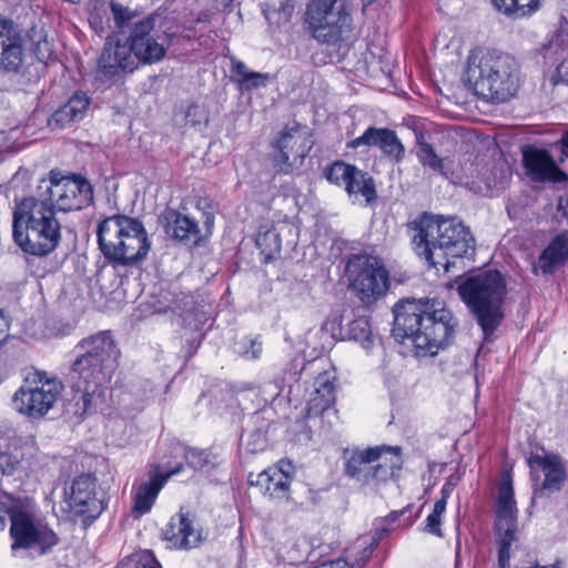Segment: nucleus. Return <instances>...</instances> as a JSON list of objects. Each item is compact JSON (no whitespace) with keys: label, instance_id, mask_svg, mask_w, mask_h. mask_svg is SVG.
<instances>
[{"label":"nucleus","instance_id":"1","mask_svg":"<svg viewBox=\"0 0 568 568\" xmlns=\"http://www.w3.org/2000/svg\"><path fill=\"white\" fill-rule=\"evenodd\" d=\"M75 358L69 372L73 395L67 410L74 416L95 412L118 366L120 351L109 331L82 338L74 348Z\"/></svg>","mask_w":568,"mask_h":568},{"label":"nucleus","instance_id":"2","mask_svg":"<svg viewBox=\"0 0 568 568\" xmlns=\"http://www.w3.org/2000/svg\"><path fill=\"white\" fill-rule=\"evenodd\" d=\"M458 325L457 318L440 302L407 300L394 306L393 334L409 339L418 356H434L446 347Z\"/></svg>","mask_w":568,"mask_h":568},{"label":"nucleus","instance_id":"3","mask_svg":"<svg viewBox=\"0 0 568 568\" xmlns=\"http://www.w3.org/2000/svg\"><path fill=\"white\" fill-rule=\"evenodd\" d=\"M414 232V251L430 266L442 265L447 272L450 258L473 255L475 239L469 229L456 216L444 217L424 213L408 223Z\"/></svg>","mask_w":568,"mask_h":568},{"label":"nucleus","instance_id":"4","mask_svg":"<svg viewBox=\"0 0 568 568\" xmlns=\"http://www.w3.org/2000/svg\"><path fill=\"white\" fill-rule=\"evenodd\" d=\"M456 283L460 300L488 339L505 317L507 283L504 275L496 270H478L459 276Z\"/></svg>","mask_w":568,"mask_h":568},{"label":"nucleus","instance_id":"5","mask_svg":"<svg viewBox=\"0 0 568 568\" xmlns=\"http://www.w3.org/2000/svg\"><path fill=\"white\" fill-rule=\"evenodd\" d=\"M518 72V63L511 55L476 50L468 55L464 81L477 95L503 103L516 94Z\"/></svg>","mask_w":568,"mask_h":568},{"label":"nucleus","instance_id":"6","mask_svg":"<svg viewBox=\"0 0 568 568\" xmlns=\"http://www.w3.org/2000/svg\"><path fill=\"white\" fill-rule=\"evenodd\" d=\"M12 227L14 242L23 252L34 256H47L53 252L62 237L55 211L34 195L16 204Z\"/></svg>","mask_w":568,"mask_h":568},{"label":"nucleus","instance_id":"7","mask_svg":"<svg viewBox=\"0 0 568 568\" xmlns=\"http://www.w3.org/2000/svg\"><path fill=\"white\" fill-rule=\"evenodd\" d=\"M111 11L116 28L130 29L126 42L139 62L153 64L164 59L171 45L170 21L165 11L155 10L141 16L118 3L111 4Z\"/></svg>","mask_w":568,"mask_h":568},{"label":"nucleus","instance_id":"8","mask_svg":"<svg viewBox=\"0 0 568 568\" xmlns=\"http://www.w3.org/2000/svg\"><path fill=\"white\" fill-rule=\"evenodd\" d=\"M98 241L103 255L120 265H132L150 250L143 224L126 215H113L98 226Z\"/></svg>","mask_w":568,"mask_h":568},{"label":"nucleus","instance_id":"9","mask_svg":"<svg viewBox=\"0 0 568 568\" xmlns=\"http://www.w3.org/2000/svg\"><path fill=\"white\" fill-rule=\"evenodd\" d=\"M305 23L317 42L347 47L353 38L352 17L344 0H308Z\"/></svg>","mask_w":568,"mask_h":568},{"label":"nucleus","instance_id":"10","mask_svg":"<svg viewBox=\"0 0 568 568\" xmlns=\"http://www.w3.org/2000/svg\"><path fill=\"white\" fill-rule=\"evenodd\" d=\"M34 196L52 210L61 212L81 210L93 199L91 184L85 179L75 175L59 176L53 171L49 178L40 180Z\"/></svg>","mask_w":568,"mask_h":568},{"label":"nucleus","instance_id":"11","mask_svg":"<svg viewBox=\"0 0 568 568\" xmlns=\"http://www.w3.org/2000/svg\"><path fill=\"white\" fill-rule=\"evenodd\" d=\"M347 272L351 287L363 304L375 303L388 290V272L376 256L368 254L352 256L347 264Z\"/></svg>","mask_w":568,"mask_h":568},{"label":"nucleus","instance_id":"12","mask_svg":"<svg viewBox=\"0 0 568 568\" xmlns=\"http://www.w3.org/2000/svg\"><path fill=\"white\" fill-rule=\"evenodd\" d=\"M63 389L62 383L47 373H37L13 395V408L30 418L43 417L57 403Z\"/></svg>","mask_w":568,"mask_h":568},{"label":"nucleus","instance_id":"13","mask_svg":"<svg viewBox=\"0 0 568 568\" xmlns=\"http://www.w3.org/2000/svg\"><path fill=\"white\" fill-rule=\"evenodd\" d=\"M43 458L33 436L0 432V474L11 476L19 470L36 471Z\"/></svg>","mask_w":568,"mask_h":568},{"label":"nucleus","instance_id":"14","mask_svg":"<svg viewBox=\"0 0 568 568\" xmlns=\"http://www.w3.org/2000/svg\"><path fill=\"white\" fill-rule=\"evenodd\" d=\"M495 528L499 536L498 564L499 568H507L510 558V546L516 539L517 505L514 496L513 479L508 471H504L498 486V496L495 505Z\"/></svg>","mask_w":568,"mask_h":568},{"label":"nucleus","instance_id":"15","mask_svg":"<svg viewBox=\"0 0 568 568\" xmlns=\"http://www.w3.org/2000/svg\"><path fill=\"white\" fill-rule=\"evenodd\" d=\"M10 521L11 548L14 554L27 549H37L44 554L59 541L52 529L23 509L11 511Z\"/></svg>","mask_w":568,"mask_h":568},{"label":"nucleus","instance_id":"16","mask_svg":"<svg viewBox=\"0 0 568 568\" xmlns=\"http://www.w3.org/2000/svg\"><path fill=\"white\" fill-rule=\"evenodd\" d=\"M525 175L532 182H564L566 173L558 166L549 150L534 144L521 149Z\"/></svg>","mask_w":568,"mask_h":568},{"label":"nucleus","instance_id":"17","mask_svg":"<svg viewBox=\"0 0 568 568\" xmlns=\"http://www.w3.org/2000/svg\"><path fill=\"white\" fill-rule=\"evenodd\" d=\"M136 58L128 42H105L99 58L98 75L105 80L120 78L136 69Z\"/></svg>","mask_w":568,"mask_h":568},{"label":"nucleus","instance_id":"18","mask_svg":"<svg viewBox=\"0 0 568 568\" xmlns=\"http://www.w3.org/2000/svg\"><path fill=\"white\" fill-rule=\"evenodd\" d=\"M348 148L376 146L389 160L399 163L405 155V146L395 131L387 128L369 126L358 138L347 143Z\"/></svg>","mask_w":568,"mask_h":568},{"label":"nucleus","instance_id":"19","mask_svg":"<svg viewBox=\"0 0 568 568\" xmlns=\"http://www.w3.org/2000/svg\"><path fill=\"white\" fill-rule=\"evenodd\" d=\"M67 500L69 507L79 515L97 517L103 510V503L95 494V479L91 475L74 478Z\"/></svg>","mask_w":568,"mask_h":568},{"label":"nucleus","instance_id":"20","mask_svg":"<svg viewBox=\"0 0 568 568\" xmlns=\"http://www.w3.org/2000/svg\"><path fill=\"white\" fill-rule=\"evenodd\" d=\"M23 62L22 39L12 21H0V67L9 72L19 71Z\"/></svg>","mask_w":568,"mask_h":568},{"label":"nucleus","instance_id":"21","mask_svg":"<svg viewBox=\"0 0 568 568\" xmlns=\"http://www.w3.org/2000/svg\"><path fill=\"white\" fill-rule=\"evenodd\" d=\"M165 233L184 243L197 244L200 241V227L194 219L173 209H166L161 215Z\"/></svg>","mask_w":568,"mask_h":568},{"label":"nucleus","instance_id":"22","mask_svg":"<svg viewBox=\"0 0 568 568\" xmlns=\"http://www.w3.org/2000/svg\"><path fill=\"white\" fill-rule=\"evenodd\" d=\"M248 481L272 499L281 500L288 496L291 479L282 468L270 467L257 474L255 478L250 474Z\"/></svg>","mask_w":568,"mask_h":568},{"label":"nucleus","instance_id":"23","mask_svg":"<svg viewBox=\"0 0 568 568\" xmlns=\"http://www.w3.org/2000/svg\"><path fill=\"white\" fill-rule=\"evenodd\" d=\"M163 536L170 547L178 549L194 548L201 541V535L194 529L192 520L182 513L171 518L163 530Z\"/></svg>","mask_w":568,"mask_h":568},{"label":"nucleus","instance_id":"24","mask_svg":"<svg viewBox=\"0 0 568 568\" xmlns=\"http://www.w3.org/2000/svg\"><path fill=\"white\" fill-rule=\"evenodd\" d=\"M182 465H179L164 475H154L149 480L142 481L134 490L133 511L140 516L148 514L166 480L173 475L179 474Z\"/></svg>","mask_w":568,"mask_h":568},{"label":"nucleus","instance_id":"25","mask_svg":"<svg viewBox=\"0 0 568 568\" xmlns=\"http://www.w3.org/2000/svg\"><path fill=\"white\" fill-rule=\"evenodd\" d=\"M529 467L534 473L535 467H539L545 474V480L541 487L535 494H541L544 490H559L565 480V468L557 456L552 455H531L528 458Z\"/></svg>","mask_w":568,"mask_h":568},{"label":"nucleus","instance_id":"26","mask_svg":"<svg viewBox=\"0 0 568 568\" xmlns=\"http://www.w3.org/2000/svg\"><path fill=\"white\" fill-rule=\"evenodd\" d=\"M89 105V97L84 92H77L51 115L49 125L53 129H64L79 122L85 116Z\"/></svg>","mask_w":568,"mask_h":568},{"label":"nucleus","instance_id":"27","mask_svg":"<svg viewBox=\"0 0 568 568\" xmlns=\"http://www.w3.org/2000/svg\"><path fill=\"white\" fill-rule=\"evenodd\" d=\"M382 448V457L372 467L369 484L387 481L398 475L403 466L399 446H378Z\"/></svg>","mask_w":568,"mask_h":568},{"label":"nucleus","instance_id":"28","mask_svg":"<svg viewBox=\"0 0 568 568\" xmlns=\"http://www.w3.org/2000/svg\"><path fill=\"white\" fill-rule=\"evenodd\" d=\"M568 257V233L557 235L540 254L532 268L535 274H550Z\"/></svg>","mask_w":568,"mask_h":568},{"label":"nucleus","instance_id":"29","mask_svg":"<svg viewBox=\"0 0 568 568\" xmlns=\"http://www.w3.org/2000/svg\"><path fill=\"white\" fill-rule=\"evenodd\" d=\"M382 457V448L372 447L364 450H356L346 463V474L356 480L369 484L373 463Z\"/></svg>","mask_w":568,"mask_h":568},{"label":"nucleus","instance_id":"30","mask_svg":"<svg viewBox=\"0 0 568 568\" xmlns=\"http://www.w3.org/2000/svg\"><path fill=\"white\" fill-rule=\"evenodd\" d=\"M315 394L310 399L308 416L324 413L335 402L334 377L329 373L320 374L315 379Z\"/></svg>","mask_w":568,"mask_h":568},{"label":"nucleus","instance_id":"31","mask_svg":"<svg viewBox=\"0 0 568 568\" xmlns=\"http://www.w3.org/2000/svg\"><path fill=\"white\" fill-rule=\"evenodd\" d=\"M286 229L291 230L292 225L285 222L261 225L256 235L255 243L261 250L262 254H264L267 258H271L281 252V235Z\"/></svg>","mask_w":568,"mask_h":568},{"label":"nucleus","instance_id":"32","mask_svg":"<svg viewBox=\"0 0 568 568\" xmlns=\"http://www.w3.org/2000/svg\"><path fill=\"white\" fill-rule=\"evenodd\" d=\"M345 190L349 195L362 194L368 203L376 199V190L373 178L367 176L366 173L362 172L355 166L353 168L347 179Z\"/></svg>","mask_w":568,"mask_h":568},{"label":"nucleus","instance_id":"33","mask_svg":"<svg viewBox=\"0 0 568 568\" xmlns=\"http://www.w3.org/2000/svg\"><path fill=\"white\" fill-rule=\"evenodd\" d=\"M276 148L288 151L294 161L296 159L302 161L308 151L305 135L297 129L282 131L277 140Z\"/></svg>","mask_w":568,"mask_h":568},{"label":"nucleus","instance_id":"34","mask_svg":"<svg viewBox=\"0 0 568 568\" xmlns=\"http://www.w3.org/2000/svg\"><path fill=\"white\" fill-rule=\"evenodd\" d=\"M542 0H491L494 7L514 19L524 18L536 12Z\"/></svg>","mask_w":568,"mask_h":568},{"label":"nucleus","instance_id":"35","mask_svg":"<svg viewBox=\"0 0 568 568\" xmlns=\"http://www.w3.org/2000/svg\"><path fill=\"white\" fill-rule=\"evenodd\" d=\"M28 36L31 50L40 62L47 64L54 59L53 44L48 39V34L43 27L31 28Z\"/></svg>","mask_w":568,"mask_h":568},{"label":"nucleus","instance_id":"36","mask_svg":"<svg viewBox=\"0 0 568 568\" xmlns=\"http://www.w3.org/2000/svg\"><path fill=\"white\" fill-rule=\"evenodd\" d=\"M233 71L237 77L240 88L246 91L266 87L271 80V75L268 73L251 71L242 61L233 62Z\"/></svg>","mask_w":568,"mask_h":568},{"label":"nucleus","instance_id":"37","mask_svg":"<svg viewBox=\"0 0 568 568\" xmlns=\"http://www.w3.org/2000/svg\"><path fill=\"white\" fill-rule=\"evenodd\" d=\"M417 159L424 165L442 175H447L445 159L438 156L433 146L423 140V135L417 136Z\"/></svg>","mask_w":568,"mask_h":568},{"label":"nucleus","instance_id":"38","mask_svg":"<svg viewBox=\"0 0 568 568\" xmlns=\"http://www.w3.org/2000/svg\"><path fill=\"white\" fill-rule=\"evenodd\" d=\"M376 547L368 542L367 537L359 538L345 551L344 561L348 568L364 566Z\"/></svg>","mask_w":568,"mask_h":568},{"label":"nucleus","instance_id":"39","mask_svg":"<svg viewBox=\"0 0 568 568\" xmlns=\"http://www.w3.org/2000/svg\"><path fill=\"white\" fill-rule=\"evenodd\" d=\"M347 337L359 342L363 348L369 349L373 345V337L368 320L359 316L348 324Z\"/></svg>","mask_w":568,"mask_h":568},{"label":"nucleus","instance_id":"40","mask_svg":"<svg viewBox=\"0 0 568 568\" xmlns=\"http://www.w3.org/2000/svg\"><path fill=\"white\" fill-rule=\"evenodd\" d=\"M122 568H161L151 550L140 549L121 561Z\"/></svg>","mask_w":568,"mask_h":568},{"label":"nucleus","instance_id":"41","mask_svg":"<svg viewBox=\"0 0 568 568\" xmlns=\"http://www.w3.org/2000/svg\"><path fill=\"white\" fill-rule=\"evenodd\" d=\"M353 165L344 162H335L325 171L326 179L337 185L346 184L347 179L353 170Z\"/></svg>","mask_w":568,"mask_h":568},{"label":"nucleus","instance_id":"42","mask_svg":"<svg viewBox=\"0 0 568 568\" xmlns=\"http://www.w3.org/2000/svg\"><path fill=\"white\" fill-rule=\"evenodd\" d=\"M262 349V342L258 338L244 337L237 343L236 352L245 359H257Z\"/></svg>","mask_w":568,"mask_h":568},{"label":"nucleus","instance_id":"43","mask_svg":"<svg viewBox=\"0 0 568 568\" xmlns=\"http://www.w3.org/2000/svg\"><path fill=\"white\" fill-rule=\"evenodd\" d=\"M185 118L187 122L193 125L207 124L209 122V112L205 108L199 104H190L185 111Z\"/></svg>","mask_w":568,"mask_h":568},{"label":"nucleus","instance_id":"44","mask_svg":"<svg viewBox=\"0 0 568 568\" xmlns=\"http://www.w3.org/2000/svg\"><path fill=\"white\" fill-rule=\"evenodd\" d=\"M185 463L193 469H201L207 464V456L203 450L187 449L184 455Z\"/></svg>","mask_w":568,"mask_h":568},{"label":"nucleus","instance_id":"45","mask_svg":"<svg viewBox=\"0 0 568 568\" xmlns=\"http://www.w3.org/2000/svg\"><path fill=\"white\" fill-rule=\"evenodd\" d=\"M293 156L288 151L277 149L276 154L274 155V166L278 172L288 173L293 169V163L291 162Z\"/></svg>","mask_w":568,"mask_h":568},{"label":"nucleus","instance_id":"46","mask_svg":"<svg viewBox=\"0 0 568 568\" xmlns=\"http://www.w3.org/2000/svg\"><path fill=\"white\" fill-rule=\"evenodd\" d=\"M258 394L262 396L263 404H267L281 394V387L277 383L267 382L260 388Z\"/></svg>","mask_w":568,"mask_h":568},{"label":"nucleus","instance_id":"47","mask_svg":"<svg viewBox=\"0 0 568 568\" xmlns=\"http://www.w3.org/2000/svg\"><path fill=\"white\" fill-rule=\"evenodd\" d=\"M442 517L438 515L429 514L426 518L425 531L435 535L437 537H442L443 532L440 529Z\"/></svg>","mask_w":568,"mask_h":568},{"label":"nucleus","instance_id":"48","mask_svg":"<svg viewBox=\"0 0 568 568\" xmlns=\"http://www.w3.org/2000/svg\"><path fill=\"white\" fill-rule=\"evenodd\" d=\"M555 79V83L562 82L568 84V57L558 64L556 73L552 77V80Z\"/></svg>","mask_w":568,"mask_h":568},{"label":"nucleus","instance_id":"49","mask_svg":"<svg viewBox=\"0 0 568 568\" xmlns=\"http://www.w3.org/2000/svg\"><path fill=\"white\" fill-rule=\"evenodd\" d=\"M9 321L4 316L3 312L0 311V346L7 341L9 337Z\"/></svg>","mask_w":568,"mask_h":568},{"label":"nucleus","instance_id":"50","mask_svg":"<svg viewBox=\"0 0 568 568\" xmlns=\"http://www.w3.org/2000/svg\"><path fill=\"white\" fill-rule=\"evenodd\" d=\"M12 150V143L4 132H0V162L3 161L4 154Z\"/></svg>","mask_w":568,"mask_h":568},{"label":"nucleus","instance_id":"51","mask_svg":"<svg viewBox=\"0 0 568 568\" xmlns=\"http://www.w3.org/2000/svg\"><path fill=\"white\" fill-rule=\"evenodd\" d=\"M389 532V529L386 528V527H382V528H377L375 531H374V535L368 539V542L372 545V546H375L377 547L378 544L381 542V540L383 538H385Z\"/></svg>","mask_w":568,"mask_h":568},{"label":"nucleus","instance_id":"52","mask_svg":"<svg viewBox=\"0 0 568 568\" xmlns=\"http://www.w3.org/2000/svg\"><path fill=\"white\" fill-rule=\"evenodd\" d=\"M13 510H20V509L19 508H10L7 505L0 503V527H1V529L4 528L7 517L10 518V514Z\"/></svg>","mask_w":568,"mask_h":568},{"label":"nucleus","instance_id":"53","mask_svg":"<svg viewBox=\"0 0 568 568\" xmlns=\"http://www.w3.org/2000/svg\"><path fill=\"white\" fill-rule=\"evenodd\" d=\"M558 144L560 145V151H561L560 161L562 162L566 159H568V131L561 135V139L559 140Z\"/></svg>","mask_w":568,"mask_h":568},{"label":"nucleus","instance_id":"54","mask_svg":"<svg viewBox=\"0 0 568 568\" xmlns=\"http://www.w3.org/2000/svg\"><path fill=\"white\" fill-rule=\"evenodd\" d=\"M446 505H447V501H446V496H442L440 499H438L435 505H434V509L432 511V514L434 515H438L442 517V515L445 513L446 510Z\"/></svg>","mask_w":568,"mask_h":568},{"label":"nucleus","instance_id":"55","mask_svg":"<svg viewBox=\"0 0 568 568\" xmlns=\"http://www.w3.org/2000/svg\"><path fill=\"white\" fill-rule=\"evenodd\" d=\"M90 24L95 29L97 32L103 31L102 21L99 20L97 16H91Z\"/></svg>","mask_w":568,"mask_h":568},{"label":"nucleus","instance_id":"56","mask_svg":"<svg viewBox=\"0 0 568 568\" xmlns=\"http://www.w3.org/2000/svg\"><path fill=\"white\" fill-rule=\"evenodd\" d=\"M409 508H410V506H407L406 508H404L400 511H393V513H390L389 516H388V519H390L392 521H395L399 516H402Z\"/></svg>","mask_w":568,"mask_h":568},{"label":"nucleus","instance_id":"57","mask_svg":"<svg viewBox=\"0 0 568 568\" xmlns=\"http://www.w3.org/2000/svg\"><path fill=\"white\" fill-rule=\"evenodd\" d=\"M450 493V488L447 486V485H444L443 488H442V495L446 496V499L448 498V495Z\"/></svg>","mask_w":568,"mask_h":568},{"label":"nucleus","instance_id":"58","mask_svg":"<svg viewBox=\"0 0 568 568\" xmlns=\"http://www.w3.org/2000/svg\"><path fill=\"white\" fill-rule=\"evenodd\" d=\"M558 562H555L554 565H551L549 568H558ZM534 568H548L547 566H535Z\"/></svg>","mask_w":568,"mask_h":568},{"label":"nucleus","instance_id":"59","mask_svg":"<svg viewBox=\"0 0 568 568\" xmlns=\"http://www.w3.org/2000/svg\"><path fill=\"white\" fill-rule=\"evenodd\" d=\"M258 438L261 440L258 448L262 449L263 445L265 444V440L261 437V435H258Z\"/></svg>","mask_w":568,"mask_h":568}]
</instances>
